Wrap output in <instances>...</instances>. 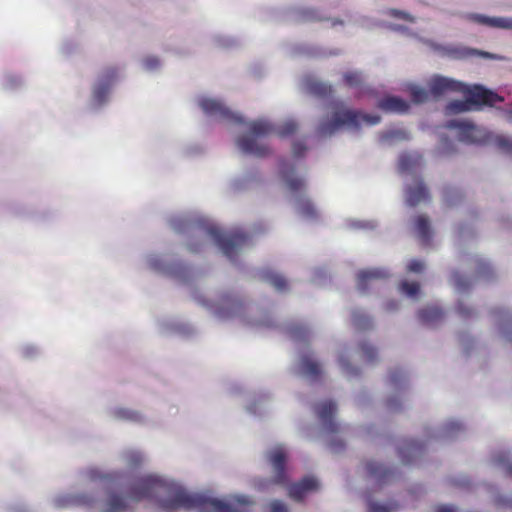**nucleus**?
<instances>
[{"mask_svg":"<svg viewBox=\"0 0 512 512\" xmlns=\"http://www.w3.org/2000/svg\"><path fill=\"white\" fill-rule=\"evenodd\" d=\"M154 500L164 510L183 508L198 512H237L230 504L209 492H190L184 485L164 474L149 473L139 477L129 489V497L110 494L103 512H129L128 500Z\"/></svg>","mask_w":512,"mask_h":512,"instance_id":"nucleus-1","label":"nucleus"},{"mask_svg":"<svg viewBox=\"0 0 512 512\" xmlns=\"http://www.w3.org/2000/svg\"><path fill=\"white\" fill-rule=\"evenodd\" d=\"M168 224L176 234L185 237V246L191 253L202 252L208 244H213L234 265H239V258L253 245L245 232L224 231L196 213L171 215Z\"/></svg>","mask_w":512,"mask_h":512,"instance_id":"nucleus-2","label":"nucleus"},{"mask_svg":"<svg viewBox=\"0 0 512 512\" xmlns=\"http://www.w3.org/2000/svg\"><path fill=\"white\" fill-rule=\"evenodd\" d=\"M306 90L319 98H325V109L328 114L322 117L317 126V134L320 137H331L341 129L356 132L361 124L376 126L381 122L379 115L364 114L349 109L343 101L331 97L332 86L325 81L306 78Z\"/></svg>","mask_w":512,"mask_h":512,"instance_id":"nucleus-3","label":"nucleus"},{"mask_svg":"<svg viewBox=\"0 0 512 512\" xmlns=\"http://www.w3.org/2000/svg\"><path fill=\"white\" fill-rule=\"evenodd\" d=\"M306 145L296 141L292 145V154L282 158L278 163V176L289 193V201L295 212L304 221L316 222L319 211L307 195L308 166L304 161Z\"/></svg>","mask_w":512,"mask_h":512,"instance_id":"nucleus-4","label":"nucleus"},{"mask_svg":"<svg viewBox=\"0 0 512 512\" xmlns=\"http://www.w3.org/2000/svg\"><path fill=\"white\" fill-rule=\"evenodd\" d=\"M194 300L219 321L237 319L252 327H275V320L270 312L260 309L252 302L245 301L235 292H222L215 301L197 294L194 296Z\"/></svg>","mask_w":512,"mask_h":512,"instance_id":"nucleus-5","label":"nucleus"},{"mask_svg":"<svg viewBox=\"0 0 512 512\" xmlns=\"http://www.w3.org/2000/svg\"><path fill=\"white\" fill-rule=\"evenodd\" d=\"M247 133L240 134L235 138L238 149L245 155L263 157L268 153V147L260 139L272 134L280 137H287L297 131L298 124L292 119L284 120L280 125H274L266 119L251 121L247 125Z\"/></svg>","mask_w":512,"mask_h":512,"instance_id":"nucleus-6","label":"nucleus"},{"mask_svg":"<svg viewBox=\"0 0 512 512\" xmlns=\"http://www.w3.org/2000/svg\"><path fill=\"white\" fill-rule=\"evenodd\" d=\"M459 92L465 96L463 100H452L446 105V113L460 114L471 111H482L485 107H495L496 103L504 102V97L482 84H467Z\"/></svg>","mask_w":512,"mask_h":512,"instance_id":"nucleus-7","label":"nucleus"},{"mask_svg":"<svg viewBox=\"0 0 512 512\" xmlns=\"http://www.w3.org/2000/svg\"><path fill=\"white\" fill-rule=\"evenodd\" d=\"M120 76V69L117 66H106L97 72L91 83L86 104L89 111L99 112L109 105Z\"/></svg>","mask_w":512,"mask_h":512,"instance_id":"nucleus-8","label":"nucleus"},{"mask_svg":"<svg viewBox=\"0 0 512 512\" xmlns=\"http://www.w3.org/2000/svg\"><path fill=\"white\" fill-rule=\"evenodd\" d=\"M291 338L298 344V373L310 380L315 381L322 373L320 364L314 359V353L307 345L311 329L302 323L290 325L287 329Z\"/></svg>","mask_w":512,"mask_h":512,"instance_id":"nucleus-9","label":"nucleus"},{"mask_svg":"<svg viewBox=\"0 0 512 512\" xmlns=\"http://www.w3.org/2000/svg\"><path fill=\"white\" fill-rule=\"evenodd\" d=\"M314 413L321 425L320 434L330 436L327 445L333 453H340L344 449V443L335 439L341 431V425L336 419L337 403L333 400H324L314 405Z\"/></svg>","mask_w":512,"mask_h":512,"instance_id":"nucleus-10","label":"nucleus"},{"mask_svg":"<svg viewBox=\"0 0 512 512\" xmlns=\"http://www.w3.org/2000/svg\"><path fill=\"white\" fill-rule=\"evenodd\" d=\"M196 102L208 119L230 125H241L247 131L246 125L249 122L246 123L242 115L231 110L222 99L210 95H200Z\"/></svg>","mask_w":512,"mask_h":512,"instance_id":"nucleus-11","label":"nucleus"},{"mask_svg":"<svg viewBox=\"0 0 512 512\" xmlns=\"http://www.w3.org/2000/svg\"><path fill=\"white\" fill-rule=\"evenodd\" d=\"M143 262L147 269L181 281H189L194 275L191 267L175 261L170 254L150 252L144 255Z\"/></svg>","mask_w":512,"mask_h":512,"instance_id":"nucleus-12","label":"nucleus"},{"mask_svg":"<svg viewBox=\"0 0 512 512\" xmlns=\"http://www.w3.org/2000/svg\"><path fill=\"white\" fill-rule=\"evenodd\" d=\"M419 41L428 45L431 50L441 57H446L451 60H468L473 57H481L484 59L504 61L506 58L499 54L479 50L464 46L462 44H440L434 40L419 38Z\"/></svg>","mask_w":512,"mask_h":512,"instance_id":"nucleus-13","label":"nucleus"},{"mask_svg":"<svg viewBox=\"0 0 512 512\" xmlns=\"http://www.w3.org/2000/svg\"><path fill=\"white\" fill-rule=\"evenodd\" d=\"M387 384L391 394L385 401V408L390 413H399L403 411L407 401V373L402 368L391 370Z\"/></svg>","mask_w":512,"mask_h":512,"instance_id":"nucleus-14","label":"nucleus"},{"mask_svg":"<svg viewBox=\"0 0 512 512\" xmlns=\"http://www.w3.org/2000/svg\"><path fill=\"white\" fill-rule=\"evenodd\" d=\"M465 427L459 420L451 419L439 427L427 426L425 437L428 442L445 443L462 437Z\"/></svg>","mask_w":512,"mask_h":512,"instance_id":"nucleus-15","label":"nucleus"},{"mask_svg":"<svg viewBox=\"0 0 512 512\" xmlns=\"http://www.w3.org/2000/svg\"><path fill=\"white\" fill-rule=\"evenodd\" d=\"M81 478L90 482H102L108 488L122 486L124 481L128 478L129 473L124 470H112L106 472L97 467H89L83 470Z\"/></svg>","mask_w":512,"mask_h":512,"instance_id":"nucleus-16","label":"nucleus"},{"mask_svg":"<svg viewBox=\"0 0 512 512\" xmlns=\"http://www.w3.org/2000/svg\"><path fill=\"white\" fill-rule=\"evenodd\" d=\"M448 129L458 130V140L467 144H480L484 142V131L468 120L452 119L447 121Z\"/></svg>","mask_w":512,"mask_h":512,"instance_id":"nucleus-17","label":"nucleus"},{"mask_svg":"<svg viewBox=\"0 0 512 512\" xmlns=\"http://www.w3.org/2000/svg\"><path fill=\"white\" fill-rule=\"evenodd\" d=\"M96 496L92 492L82 493H59L51 498V504L58 509L76 506H92Z\"/></svg>","mask_w":512,"mask_h":512,"instance_id":"nucleus-18","label":"nucleus"},{"mask_svg":"<svg viewBox=\"0 0 512 512\" xmlns=\"http://www.w3.org/2000/svg\"><path fill=\"white\" fill-rule=\"evenodd\" d=\"M405 200L408 206L415 207L429 200V191L419 175L405 179Z\"/></svg>","mask_w":512,"mask_h":512,"instance_id":"nucleus-19","label":"nucleus"},{"mask_svg":"<svg viewBox=\"0 0 512 512\" xmlns=\"http://www.w3.org/2000/svg\"><path fill=\"white\" fill-rule=\"evenodd\" d=\"M349 22H352V23L359 25L366 29H373L376 27L384 26V27L389 28L392 31L401 33L410 38L417 39L418 41H419V38H421L417 33L412 31L409 27H407L405 25L386 23L384 21H380V20H377L374 18H369V17L362 16V15L351 16L349 19Z\"/></svg>","mask_w":512,"mask_h":512,"instance_id":"nucleus-20","label":"nucleus"},{"mask_svg":"<svg viewBox=\"0 0 512 512\" xmlns=\"http://www.w3.org/2000/svg\"><path fill=\"white\" fill-rule=\"evenodd\" d=\"M464 86V82L442 75H434L428 82L433 99H439L448 92L460 91Z\"/></svg>","mask_w":512,"mask_h":512,"instance_id":"nucleus-21","label":"nucleus"},{"mask_svg":"<svg viewBox=\"0 0 512 512\" xmlns=\"http://www.w3.org/2000/svg\"><path fill=\"white\" fill-rule=\"evenodd\" d=\"M457 15L471 23L478 25L490 28L512 30V17L487 16L480 13H459Z\"/></svg>","mask_w":512,"mask_h":512,"instance_id":"nucleus-22","label":"nucleus"},{"mask_svg":"<svg viewBox=\"0 0 512 512\" xmlns=\"http://www.w3.org/2000/svg\"><path fill=\"white\" fill-rule=\"evenodd\" d=\"M268 459L273 467V481L277 484H284L287 481L285 472L286 451L282 445L272 448L268 452Z\"/></svg>","mask_w":512,"mask_h":512,"instance_id":"nucleus-23","label":"nucleus"},{"mask_svg":"<svg viewBox=\"0 0 512 512\" xmlns=\"http://www.w3.org/2000/svg\"><path fill=\"white\" fill-rule=\"evenodd\" d=\"M290 17L295 21H327L331 27L343 26L344 21L338 18H324L319 11L310 7H293L289 11Z\"/></svg>","mask_w":512,"mask_h":512,"instance_id":"nucleus-24","label":"nucleus"},{"mask_svg":"<svg viewBox=\"0 0 512 512\" xmlns=\"http://www.w3.org/2000/svg\"><path fill=\"white\" fill-rule=\"evenodd\" d=\"M159 329L162 333H175L189 337L195 334V327L189 322L180 320L175 317H165L158 322Z\"/></svg>","mask_w":512,"mask_h":512,"instance_id":"nucleus-25","label":"nucleus"},{"mask_svg":"<svg viewBox=\"0 0 512 512\" xmlns=\"http://www.w3.org/2000/svg\"><path fill=\"white\" fill-rule=\"evenodd\" d=\"M108 416L116 421L129 422L134 424H146L147 417L138 410L124 406H112L107 410Z\"/></svg>","mask_w":512,"mask_h":512,"instance_id":"nucleus-26","label":"nucleus"},{"mask_svg":"<svg viewBox=\"0 0 512 512\" xmlns=\"http://www.w3.org/2000/svg\"><path fill=\"white\" fill-rule=\"evenodd\" d=\"M397 450L404 464H413L423 454L424 446L414 439H404L397 445Z\"/></svg>","mask_w":512,"mask_h":512,"instance_id":"nucleus-27","label":"nucleus"},{"mask_svg":"<svg viewBox=\"0 0 512 512\" xmlns=\"http://www.w3.org/2000/svg\"><path fill=\"white\" fill-rule=\"evenodd\" d=\"M390 271L384 267H374L365 270H361L357 277L358 290L365 294L367 292L369 284L374 280H382L390 277Z\"/></svg>","mask_w":512,"mask_h":512,"instance_id":"nucleus-28","label":"nucleus"},{"mask_svg":"<svg viewBox=\"0 0 512 512\" xmlns=\"http://www.w3.org/2000/svg\"><path fill=\"white\" fill-rule=\"evenodd\" d=\"M492 316L501 337L512 343V312L507 309L497 308L492 310Z\"/></svg>","mask_w":512,"mask_h":512,"instance_id":"nucleus-29","label":"nucleus"},{"mask_svg":"<svg viewBox=\"0 0 512 512\" xmlns=\"http://www.w3.org/2000/svg\"><path fill=\"white\" fill-rule=\"evenodd\" d=\"M423 157L419 152H404L399 157L398 168L400 173L406 174L407 178H413L417 169L422 165Z\"/></svg>","mask_w":512,"mask_h":512,"instance_id":"nucleus-30","label":"nucleus"},{"mask_svg":"<svg viewBox=\"0 0 512 512\" xmlns=\"http://www.w3.org/2000/svg\"><path fill=\"white\" fill-rule=\"evenodd\" d=\"M460 258L463 261H467L470 264L475 265L477 277L479 279L486 281V282H489L494 279V276H495L494 269H493L492 265L490 264V262L487 259H485L484 257L479 256L477 254H470V255H467V259H465L466 258L465 255H461Z\"/></svg>","mask_w":512,"mask_h":512,"instance_id":"nucleus-31","label":"nucleus"},{"mask_svg":"<svg viewBox=\"0 0 512 512\" xmlns=\"http://www.w3.org/2000/svg\"><path fill=\"white\" fill-rule=\"evenodd\" d=\"M377 107L385 113L403 115L409 111V103L397 96H385L378 100Z\"/></svg>","mask_w":512,"mask_h":512,"instance_id":"nucleus-32","label":"nucleus"},{"mask_svg":"<svg viewBox=\"0 0 512 512\" xmlns=\"http://www.w3.org/2000/svg\"><path fill=\"white\" fill-rule=\"evenodd\" d=\"M445 317L444 310L437 305H427L418 311V318L420 322L429 327H438Z\"/></svg>","mask_w":512,"mask_h":512,"instance_id":"nucleus-33","label":"nucleus"},{"mask_svg":"<svg viewBox=\"0 0 512 512\" xmlns=\"http://www.w3.org/2000/svg\"><path fill=\"white\" fill-rule=\"evenodd\" d=\"M118 460L130 470L141 468L147 461L146 455L135 448H126L118 454Z\"/></svg>","mask_w":512,"mask_h":512,"instance_id":"nucleus-34","label":"nucleus"},{"mask_svg":"<svg viewBox=\"0 0 512 512\" xmlns=\"http://www.w3.org/2000/svg\"><path fill=\"white\" fill-rule=\"evenodd\" d=\"M378 136L379 142L385 146H393L395 144L408 141L411 138L409 131L400 127H393L381 131Z\"/></svg>","mask_w":512,"mask_h":512,"instance_id":"nucleus-35","label":"nucleus"},{"mask_svg":"<svg viewBox=\"0 0 512 512\" xmlns=\"http://www.w3.org/2000/svg\"><path fill=\"white\" fill-rule=\"evenodd\" d=\"M366 467L369 475L380 483H386L396 478L395 469L383 463L369 461Z\"/></svg>","mask_w":512,"mask_h":512,"instance_id":"nucleus-36","label":"nucleus"},{"mask_svg":"<svg viewBox=\"0 0 512 512\" xmlns=\"http://www.w3.org/2000/svg\"><path fill=\"white\" fill-rule=\"evenodd\" d=\"M317 487V480L313 477H305L301 481L291 484L288 488L290 498L301 501L309 492Z\"/></svg>","mask_w":512,"mask_h":512,"instance_id":"nucleus-37","label":"nucleus"},{"mask_svg":"<svg viewBox=\"0 0 512 512\" xmlns=\"http://www.w3.org/2000/svg\"><path fill=\"white\" fill-rule=\"evenodd\" d=\"M351 357V350L349 348H344L339 353L337 359L341 373L349 380L358 378L361 374L360 369L357 366L351 364Z\"/></svg>","mask_w":512,"mask_h":512,"instance_id":"nucleus-38","label":"nucleus"},{"mask_svg":"<svg viewBox=\"0 0 512 512\" xmlns=\"http://www.w3.org/2000/svg\"><path fill=\"white\" fill-rule=\"evenodd\" d=\"M260 173L257 168H253L247 172H245L243 175L235 177L231 181V187L235 191H240L247 189L251 187L254 183H257L260 181Z\"/></svg>","mask_w":512,"mask_h":512,"instance_id":"nucleus-39","label":"nucleus"},{"mask_svg":"<svg viewBox=\"0 0 512 512\" xmlns=\"http://www.w3.org/2000/svg\"><path fill=\"white\" fill-rule=\"evenodd\" d=\"M270 403V395L261 393L255 396L250 403L245 406L246 411L253 416H262L268 409Z\"/></svg>","mask_w":512,"mask_h":512,"instance_id":"nucleus-40","label":"nucleus"},{"mask_svg":"<svg viewBox=\"0 0 512 512\" xmlns=\"http://www.w3.org/2000/svg\"><path fill=\"white\" fill-rule=\"evenodd\" d=\"M352 324L359 331H368L374 328V319L362 309H354L351 313Z\"/></svg>","mask_w":512,"mask_h":512,"instance_id":"nucleus-41","label":"nucleus"},{"mask_svg":"<svg viewBox=\"0 0 512 512\" xmlns=\"http://www.w3.org/2000/svg\"><path fill=\"white\" fill-rule=\"evenodd\" d=\"M415 230L417 233V236L420 238V240L428 244L432 239V231L429 223V219L424 216L420 215L416 217L415 219Z\"/></svg>","mask_w":512,"mask_h":512,"instance_id":"nucleus-42","label":"nucleus"},{"mask_svg":"<svg viewBox=\"0 0 512 512\" xmlns=\"http://www.w3.org/2000/svg\"><path fill=\"white\" fill-rule=\"evenodd\" d=\"M1 86L4 90L7 91H16L23 87L24 80L23 78L15 73L6 72L1 77Z\"/></svg>","mask_w":512,"mask_h":512,"instance_id":"nucleus-43","label":"nucleus"},{"mask_svg":"<svg viewBox=\"0 0 512 512\" xmlns=\"http://www.w3.org/2000/svg\"><path fill=\"white\" fill-rule=\"evenodd\" d=\"M261 278L273 286L278 292H283L286 289V280L285 278L273 271L264 270L261 272Z\"/></svg>","mask_w":512,"mask_h":512,"instance_id":"nucleus-44","label":"nucleus"},{"mask_svg":"<svg viewBox=\"0 0 512 512\" xmlns=\"http://www.w3.org/2000/svg\"><path fill=\"white\" fill-rule=\"evenodd\" d=\"M492 463L495 467L499 468L507 475L512 477V463L509 459V456L506 452L501 451L493 455Z\"/></svg>","mask_w":512,"mask_h":512,"instance_id":"nucleus-45","label":"nucleus"},{"mask_svg":"<svg viewBox=\"0 0 512 512\" xmlns=\"http://www.w3.org/2000/svg\"><path fill=\"white\" fill-rule=\"evenodd\" d=\"M408 90L410 92L412 102L415 104L425 103L428 101L429 95H431L430 91L416 84L408 85Z\"/></svg>","mask_w":512,"mask_h":512,"instance_id":"nucleus-46","label":"nucleus"},{"mask_svg":"<svg viewBox=\"0 0 512 512\" xmlns=\"http://www.w3.org/2000/svg\"><path fill=\"white\" fill-rule=\"evenodd\" d=\"M451 282L458 294L468 293L473 284L472 280L462 277L458 272H453Z\"/></svg>","mask_w":512,"mask_h":512,"instance_id":"nucleus-47","label":"nucleus"},{"mask_svg":"<svg viewBox=\"0 0 512 512\" xmlns=\"http://www.w3.org/2000/svg\"><path fill=\"white\" fill-rule=\"evenodd\" d=\"M80 51V44L72 39L62 41L59 47V53L64 58H69Z\"/></svg>","mask_w":512,"mask_h":512,"instance_id":"nucleus-48","label":"nucleus"},{"mask_svg":"<svg viewBox=\"0 0 512 512\" xmlns=\"http://www.w3.org/2000/svg\"><path fill=\"white\" fill-rule=\"evenodd\" d=\"M294 54L298 55H306L309 57H325L327 56V53L319 48L305 45V44H299L296 45L294 48Z\"/></svg>","mask_w":512,"mask_h":512,"instance_id":"nucleus-49","label":"nucleus"},{"mask_svg":"<svg viewBox=\"0 0 512 512\" xmlns=\"http://www.w3.org/2000/svg\"><path fill=\"white\" fill-rule=\"evenodd\" d=\"M360 349L362 351L363 357L368 363L374 364L378 361V350L374 345L364 341L360 344Z\"/></svg>","mask_w":512,"mask_h":512,"instance_id":"nucleus-50","label":"nucleus"},{"mask_svg":"<svg viewBox=\"0 0 512 512\" xmlns=\"http://www.w3.org/2000/svg\"><path fill=\"white\" fill-rule=\"evenodd\" d=\"M213 42L216 46L222 48H232L238 45V40L235 37L224 34L214 35Z\"/></svg>","mask_w":512,"mask_h":512,"instance_id":"nucleus-51","label":"nucleus"},{"mask_svg":"<svg viewBox=\"0 0 512 512\" xmlns=\"http://www.w3.org/2000/svg\"><path fill=\"white\" fill-rule=\"evenodd\" d=\"M142 67L145 71L153 73L160 70L162 62L158 57L149 55L143 58Z\"/></svg>","mask_w":512,"mask_h":512,"instance_id":"nucleus-52","label":"nucleus"},{"mask_svg":"<svg viewBox=\"0 0 512 512\" xmlns=\"http://www.w3.org/2000/svg\"><path fill=\"white\" fill-rule=\"evenodd\" d=\"M400 292L407 297L414 298L420 291V286L417 282L402 281L399 286Z\"/></svg>","mask_w":512,"mask_h":512,"instance_id":"nucleus-53","label":"nucleus"},{"mask_svg":"<svg viewBox=\"0 0 512 512\" xmlns=\"http://www.w3.org/2000/svg\"><path fill=\"white\" fill-rule=\"evenodd\" d=\"M377 222L375 220H349L348 226L351 229L355 230H373L377 227Z\"/></svg>","mask_w":512,"mask_h":512,"instance_id":"nucleus-54","label":"nucleus"},{"mask_svg":"<svg viewBox=\"0 0 512 512\" xmlns=\"http://www.w3.org/2000/svg\"><path fill=\"white\" fill-rule=\"evenodd\" d=\"M345 83L349 87H360L364 81L363 75L359 71L347 72L343 76Z\"/></svg>","mask_w":512,"mask_h":512,"instance_id":"nucleus-55","label":"nucleus"},{"mask_svg":"<svg viewBox=\"0 0 512 512\" xmlns=\"http://www.w3.org/2000/svg\"><path fill=\"white\" fill-rule=\"evenodd\" d=\"M445 202L449 206L456 205L461 199V192L455 188H446L443 194Z\"/></svg>","mask_w":512,"mask_h":512,"instance_id":"nucleus-56","label":"nucleus"},{"mask_svg":"<svg viewBox=\"0 0 512 512\" xmlns=\"http://www.w3.org/2000/svg\"><path fill=\"white\" fill-rule=\"evenodd\" d=\"M328 278V271L324 267H317L312 271L311 280L317 285L326 284Z\"/></svg>","mask_w":512,"mask_h":512,"instance_id":"nucleus-57","label":"nucleus"},{"mask_svg":"<svg viewBox=\"0 0 512 512\" xmlns=\"http://www.w3.org/2000/svg\"><path fill=\"white\" fill-rule=\"evenodd\" d=\"M20 352L22 357L26 359H34L38 357L41 353L40 348L34 344H24L20 348Z\"/></svg>","mask_w":512,"mask_h":512,"instance_id":"nucleus-58","label":"nucleus"},{"mask_svg":"<svg viewBox=\"0 0 512 512\" xmlns=\"http://www.w3.org/2000/svg\"><path fill=\"white\" fill-rule=\"evenodd\" d=\"M383 13H385L393 18L402 19V20L409 21V22H415V18L411 14H409L408 12L403 11V10L390 8V9L384 11Z\"/></svg>","mask_w":512,"mask_h":512,"instance_id":"nucleus-59","label":"nucleus"},{"mask_svg":"<svg viewBox=\"0 0 512 512\" xmlns=\"http://www.w3.org/2000/svg\"><path fill=\"white\" fill-rule=\"evenodd\" d=\"M395 508L393 503H380V502H371L369 504V512H392Z\"/></svg>","mask_w":512,"mask_h":512,"instance_id":"nucleus-60","label":"nucleus"},{"mask_svg":"<svg viewBox=\"0 0 512 512\" xmlns=\"http://www.w3.org/2000/svg\"><path fill=\"white\" fill-rule=\"evenodd\" d=\"M457 312L463 318H472L475 314L474 309L466 305L462 300L458 301Z\"/></svg>","mask_w":512,"mask_h":512,"instance_id":"nucleus-61","label":"nucleus"},{"mask_svg":"<svg viewBox=\"0 0 512 512\" xmlns=\"http://www.w3.org/2000/svg\"><path fill=\"white\" fill-rule=\"evenodd\" d=\"M494 503L497 507L512 509V496L509 495H496Z\"/></svg>","mask_w":512,"mask_h":512,"instance_id":"nucleus-62","label":"nucleus"},{"mask_svg":"<svg viewBox=\"0 0 512 512\" xmlns=\"http://www.w3.org/2000/svg\"><path fill=\"white\" fill-rule=\"evenodd\" d=\"M497 146L507 153H512V138L498 137L496 140Z\"/></svg>","mask_w":512,"mask_h":512,"instance_id":"nucleus-63","label":"nucleus"},{"mask_svg":"<svg viewBox=\"0 0 512 512\" xmlns=\"http://www.w3.org/2000/svg\"><path fill=\"white\" fill-rule=\"evenodd\" d=\"M6 512H30L27 506L23 503L9 504L5 508Z\"/></svg>","mask_w":512,"mask_h":512,"instance_id":"nucleus-64","label":"nucleus"}]
</instances>
